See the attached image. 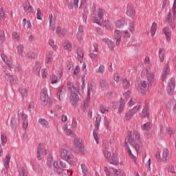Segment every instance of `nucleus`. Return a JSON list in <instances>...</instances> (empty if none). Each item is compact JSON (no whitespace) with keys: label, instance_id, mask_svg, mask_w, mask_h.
<instances>
[{"label":"nucleus","instance_id":"obj_1","mask_svg":"<svg viewBox=\"0 0 176 176\" xmlns=\"http://www.w3.org/2000/svg\"><path fill=\"white\" fill-rule=\"evenodd\" d=\"M131 137H133L134 139L131 138ZM127 141L132 146H135L137 153H141L142 152V140L140 138V135L137 131H134L133 135H131V131L129 132V139L127 140L125 139V146L127 148L128 153L130 155L132 153L129 144H127Z\"/></svg>","mask_w":176,"mask_h":176},{"label":"nucleus","instance_id":"obj_2","mask_svg":"<svg viewBox=\"0 0 176 176\" xmlns=\"http://www.w3.org/2000/svg\"><path fill=\"white\" fill-rule=\"evenodd\" d=\"M60 157L63 160H65L69 164H72L74 162L75 157L72 153L68 151L67 149L62 148L60 150Z\"/></svg>","mask_w":176,"mask_h":176},{"label":"nucleus","instance_id":"obj_3","mask_svg":"<svg viewBox=\"0 0 176 176\" xmlns=\"http://www.w3.org/2000/svg\"><path fill=\"white\" fill-rule=\"evenodd\" d=\"M41 104L43 107H46V105H52L53 104V100L49 98V95H47V89L43 88L41 91Z\"/></svg>","mask_w":176,"mask_h":176},{"label":"nucleus","instance_id":"obj_4","mask_svg":"<svg viewBox=\"0 0 176 176\" xmlns=\"http://www.w3.org/2000/svg\"><path fill=\"white\" fill-rule=\"evenodd\" d=\"M74 144L76 146L75 152L76 153H84L85 146H83V143H82V140L80 138H75Z\"/></svg>","mask_w":176,"mask_h":176},{"label":"nucleus","instance_id":"obj_5","mask_svg":"<svg viewBox=\"0 0 176 176\" xmlns=\"http://www.w3.org/2000/svg\"><path fill=\"white\" fill-rule=\"evenodd\" d=\"M140 108H141V102H139L138 105H137L133 109L129 110L127 113H126L125 120H130L133 116L135 115L136 112H138V111H140Z\"/></svg>","mask_w":176,"mask_h":176},{"label":"nucleus","instance_id":"obj_6","mask_svg":"<svg viewBox=\"0 0 176 176\" xmlns=\"http://www.w3.org/2000/svg\"><path fill=\"white\" fill-rule=\"evenodd\" d=\"M175 87V78H171L168 82L167 87V93L169 96H173L174 93V89Z\"/></svg>","mask_w":176,"mask_h":176},{"label":"nucleus","instance_id":"obj_7","mask_svg":"<svg viewBox=\"0 0 176 176\" xmlns=\"http://www.w3.org/2000/svg\"><path fill=\"white\" fill-rule=\"evenodd\" d=\"M70 102L73 107H76L78 105V102H79V96L76 92H72L70 94Z\"/></svg>","mask_w":176,"mask_h":176},{"label":"nucleus","instance_id":"obj_8","mask_svg":"<svg viewBox=\"0 0 176 176\" xmlns=\"http://www.w3.org/2000/svg\"><path fill=\"white\" fill-rule=\"evenodd\" d=\"M65 87L64 85L59 87L56 92V97L58 98V100H61L64 99V97L65 96Z\"/></svg>","mask_w":176,"mask_h":176},{"label":"nucleus","instance_id":"obj_9","mask_svg":"<svg viewBox=\"0 0 176 176\" xmlns=\"http://www.w3.org/2000/svg\"><path fill=\"white\" fill-rule=\"evenodd\" d=\"M126 14L132 19L133 17H134V16H135V10H134V6H133L132 4H129L127 6Z\"/></svg>","mask_w":176,"mask_h":176},{"label":"nucleus","instance_id":"obj_10","mask_svg":"<svg viewBox=\"0 0 176 176\" xmlns=\"http://www.w3.org/2000/svg\"><path fill=\"white\" fill-rule=\"evenodd\" d=\"M42 155H43V144L39 143L37 146V160H42Z\"/></svg>","mask_w":176,"mask_h":176},{"label":"nucleus","instance_id":"obj_11","mask_svg":"<svg viewBox=\"0 0 176 176\" xmlns=\"http://www.w3.org/2000/svg\"><path fill=\"white\" fill-rule=\"evenodd\" d=\"M114 38L116 39V45L119 46L120 45V41H122V34L120 31L116 30L114 32Z\"/></svg>","mask_w":176,"mask_h":176},{"label":"nucleus","instance_id":"obj_12","mask_svg":"<svg viewBox=\"0 0 176 176\" xmlns=\"http://www.w3.org/2000/svg\"><path fill=\"white\" fill-rule=\"evenodd\" d=\"M23 5V9L25 13H33L34 8H32V6H31V4H30V2L25 1Z\"/></svg>","mask_w":176,"mask_h":176},{"label":"nucleus","instance_id":"obj_13","mask_svg":"<svg viewBox=\"0 0 176 176\" xmlns=\"http://www.w3.org/2000/svg\"><path fill=\"white\" fill-rule=\"evenodd\" d=\"M166 23H168L172 30H174V28H175V22H174V18L171 19V12H169L168 13V15L166 17Z\"/></svg>","mask_w":176,"mask_h":176},{"label":"nucleus","instance_id":"obj_14","mask_svg":"<svg viewBox=\"0 0 176 176\" xmlns=\"http://www.w3.org/2000/svg\"><path fill=\"white\" fill-rule=\"evenodd\" d=\"M67 90L69 93H76V87L74 85V82L67 81Z\"/></svg>","mask_w":176,"mask_h":176},{"label":"nucleus","instance_id":"obj_15","mask_svg":"<svg viewBox=\"0 0 176 176\" xmlns=\"http://www.w3.org/2000/svg\"><path fill=\"white\" fill-rule=\"evenodd\" d=\"M168 74H170V67L168 66V62L167 64L165 65V67L164 68L162 80H166V76L168 75Z\"/></svg>","mask_w":176,"mask_h":176},{"label":"nucleus","instance_id":"obj_16","mask_svg":"<svg viewBox=\"0 0 176 176\" xmlns=\"http://www.w3.org/2000/svg\"><path fill=\"white\" fill-rule=\"evenodd\" d=\"M109 161L110 164H113L114 166L119 164V160H118V157H116L115 154H113L112 156L109 158Z\"/></svg>","mask_w":176,"mask_h":176},{"label":"nucleus","instance_id":"obj_17","mask_svg":"<svg viewBox=\"0 0 176 176\" xmlns=\"http://www.w3.org/2000/svg\"><path fill=\"white\" fill-rule=\"evenodd\" d=\"M125 24H127V23H126V20L124 19V18H122L121 19L116 21V26L117 27V28H123Z\"/></svg>","mask_w":176,"mask_h":176},{"label":"nucleus","instance_id":"obj_18","mask_svg":"<svg viewBox=\"0 0 176 176\" xmlns=\"http://www.w3.org/2000/svg\"><path fill=\"white\" fill-rule=\"evenodd\" d=\"M163 32L166 35L168 42H170V41H171V31H170V28H164L163 29Z\"/></svg>","mask_w":176,"mask_h":176},{"label":"nucleus","instance_id":"obj_19","mask_svg":"<svg viewBox=\"0 0 176 176\" xmlns=\"http://www.w3.org/2000/svg\"><path fill=\"white\" fill-rule=\"evenodd\" d=\"M56 33L59 36H65V34L67 33V30L61 27H57L56 30Z\"/></svg>","mask_w":176,"mask_h":176},{"label":"nucleus","instance_id":"obj_20","mask_svg":"<svg viewBox=\"0 0 176 176\" xmlns=\"http://www.w3.org/2000/svg\"><path fill=\"white\" fill-rule=\"evenodd\" d=\"M161 160H162L164 163H167V160H168V148L164 149Z\"/></svg>","mask_w":176,"mask_h":176},{"label":"nucleus","instance_id":"obj_21","mask_svg":"<svg viewBox=\"0 0 176 176\" xmlns=\"http://www.w3.org/2000/svg\"><path fill=\"white\" fill-rule=\"evenodd\" d=\"M53 166H54V173H56V174H61L63 173V168L58 166V164L57 162H54L53 163Z\"/></svg>","mask_w":176,"mask_h":176},{"label":"nucleus","instance_id":"obj_22","mask_svg":"<svg viewBox=\"0 0 176 176\" xmlns=\"http://www.w3.org/2000/svg\"><path fill=\"white\" fill-rule=\"evenodd\" d=\"M50 19V29L51 31L54 32V30H56V25H54V24H56V22L54 21L53 23V14H50L49 16Z\"/></svg>","mask_w":176,"mask_h":176},{"label":"nucleus","instance_id":"obj_23","mask_svg":"<svg viewBox=\"0 0 176 176\" xmlns=\"http://www.w3.org/2000/svg\"><path fill=\"white\" fill-rule=\"evenodd\" d=\"M1 58L6 64L9 67V68H13V65H12V62L8 59V56H5V54H1Z\"/></svg>","mask_w":176,"mask_h":176},{"label":"nucleus","instance_id":"obj_24","mask_svg":"<svg viewBox=\"0 0 176 176\" xmlns=\"http://www.w3.org/2000/svg\"><path fill=\"white\" fill-rule=\"evenodd\" d=\"M147 79L148 82V86L149 87V86H152V84L155 81V74H153V73L149 74L147 76Z\"/></svg>","mask_w":176,"mask_h":176},{"label":"nucleus","instance_id":"obj_25","mask_svg":"<svg viewBox=\"0 0 176 176\" xmlns=\"http://www.w3.org/2000/svg\"><path fill=\"white\" fill-rule=\"evenodd\" d=\"M77 56L80 63H82V61H83V57L85 56V54H83V51H82L80 48H78L77 50Z\"/></svg>","mask_w":176,"mask_h":176},{"label":"nucleus","instance_id":"obj_26","mask_svg":"<svg viewBox=\"0 0 176 176\" xmlns=\"http://www.w3.org/2000/svg\"><path fill=\"white\" fill-rule=\"evenodd\" d=\"M3 76L5 79L8 80V82H12V83H14V80L16 79V76L8 75L7 73H5L3 74Z\"/></svg>","mask_w":176,"mask_h":176},{"label":"nucleus","instance_id":"obj_27","mask_svg":"<svg viewBox=\"0 0 176 176\" xmlns=\"http://www.w3.org/2000/svg\"><path fill=\"white\" fill-rule=\"evenodd\" d=\"M9 163H10V155L7 154L4 159V166L7 170L9 168Z\"/></svg>","mask_w":176,"mask_h":176},{"label":"nucleus","instance_id":"obj_28","mask_svg":"<svg viewBox=\"0 0 176 176\" xmlns=\"http://www.w3.org/2000/svg\"><path fill=\"white\" fill-rule=\"evenodd\" d=\"M33 168L36 171V173H38V174H42V172L43 171V168H42V166L39 164L33 165Z\"/></svg>","mask_w":176,"mask_h":176},{"label":"nucleus","instance_id":"obj_29","mask_svg":"<svg viewBox=\"0 0 176 176\" xmlns=\"http://www.w3.org/2000/svg\"><path fill=\"white\" fill-rule=\"evenodd\" d=\"M19 173L20 176H27L28 175V172H27V169L24 167L18 169Z\"/></svg>","mask_w":176,"mask_h":176},{"label":"nucleus","instance_id":"obj_30","mask_svg":"<svg viewBox=\"0 0 176 176\" xmlns=\"http://www.w3.org/2000/svg\"><path fill=\"white\" fill-rule=\"evenodd\" d=\"M157 30V25L154 22L153 23L151 28V34L153 36H155V34H156Z\"/></svg>","mask_w":176,"mask_h":176},{"label":"nucleus","instance_id":"obj_31","mask_svg":"<svg viewBox=\"0 0 176 176\" xmlns=\"http://www.w3.org/2000/svg\"><path fill=\"white\" fill-rule=\"evenodd\" d=\"M102 23L107 30H111L112 28V24L109 23V20L108 19L104 20Z\"/></svg>","mask_w":176,"mask_h":176},{"label":"nucleus","instance_id":"obj_32","mask_svg":"<svg viewBox=\"0 0 176 176\" xmlns=\"http://www.w3.org/2000/svg\"><path fill=\"white\" fill-rule=\"evenodd\" d=\"M120 102V104L118 109V112L119 113H122V112H123V109L124 108V99H123V98H121Z\"/></svg>","mask_w":176,"mask_h":176},{"label":"nucleus","instance_id":"obj_33","mask_svg":"<svg viewBox=\"0 0 176 176\" xmlns=\"http://www.w3.org/2000/svg\"><path fill=\"white\" fill-rule=\"evenodd\" d=\"M152 129V124L151 123L147 122L142 126V129L144 130L145 131H149Z\"/></svg>","mask_w":176,"mask_h":176},{"label":"nucleus","instance_id":"obj_34","mask_svg":"<svg viewBox=\"0 0 176 176\" xmlns=\"http://www.w3.org/2000/svg\"><path fill=\"white\" fill-rule=\"evenodd\" d=\"M39 67H41V63L36 62L35 66L33 67V72H36V74H39V72H41V69H39Z\"/></svg>","mask_w":176,"mask_h":176},{"label":"nucleus","instance_id":"obj_35","mask_svg":"<svg viewBox=\"0 0 176 176\" xmlns=\"http://www.w3.org/2000/svg\"><path fill=\"white\" fill-rule=\"evenodd\" d=\"M163 51H164V49L163 48L159 50V57L161 63L164 61V52Z\"/></svg>","mask_w":176,"mask_h":176},{"label":"nucleus","instance_id":"obj_36","mask_svg":"<svg viewBox=\"0 0 176 176\" xmlns=\"http://www.w3.org/2000/svg\"><path fill=\"white\" fill-rule=\"evenodd\" d=\"M81 168H82V173H83L82 176H87V174H89V171L87 170V166H86L85 164H82Z\"/></svg>","mask_w":176,"mask_h":176},{"label":"nucleus","instance_id":"obj_37","mask_svg":"<svg viewBox=\"0 0 176 176\" xmlns=\"http://www.w3.org/2000/svg\"><path fill=\"white\" fill-rule=\"evenodd\" d=\"M5 39V32L3 30H0V45H2V43H3Z\"/></svg>","mask_w":176,"mask_h":176},{"label":"nucleus","instance_id":"obj_38","mask_svg":"<svg viewBox=\"0 0 176 176\" xmlns=\"http://www.w3.org/2000/svg\"><path fill=\"white\" fill-rule=\"evenodd\" d=\"M19 91L21 94V97L24 98L27 96V90L25 88L21 87L19 89Z\"/></svg>","mask_w":176,"mask_h":176},{"label":"nucleus","instance_id":"obj_39","mask_svg":"<svg viewBox=\"0 0 176 176\" xmlns=\"http://www.w3.org/2000/svg\"><path fill=\"white\" fill-rule=\"evenodd\" d=\"M124 89H129L130 87V81L127 80V78L124 79L123 82Z\"/></svg>","mask_w":176,"mask_h":176},{"label":"nucleus","instance_id":"obj_40","mask_svg":"<svg viewBox=\"0 0 176 176\" xmlns=\"http://www.w3.org/2000/svg\"><path fill=\"white\" fill-rule=\"evenodd\" d=\"M54 163H56V162H54V160H53V157H48L47 161V166H48V167H52Z\"/></svg>","mask_w":176,"mask_h":176},{"label":"nucleus","instance_id":"obj_41","mask_svg":"<svg viewBox=\"0 0 176 176\" xmlns=\"http://www.w3.org/2000/svg\"><path fill=\"white\" fill-rule=\"evenodd\" d=\"M65 131L66 135H69L72 138L75 137V133H74L72 131H71V129H68V128H65Z\"/></svg>","mask_w":176,"mask_h":176},{"label":"nucleus","instance_id":"obj_42","mask_svg":"<svg viewBox=\"0 0 176 176\" xmlns=\"http://www.w3.org/2000/svg\"><path fill=\"white\" fill-rule=\"evenodd\" d=\"M17 124L16 123V119L14 118H11V121H10V127L11 129H15V127H16Z\"/></svg>","mask_w":176,"mask_h":176},{"label":"nucleus","instance_id":"obj_43","mask_svg":"<svg viewBox=\"0 0 176 176\" xmlns=\"http://www.w3.org/2000/svg\"><path fill=\"white\" fill-rule=\"evenodd\" d=\"M100 111L102 113H105L109 111V106L102 105L100 107Z\"/></svg>","mask_w":176,"mask_h":176},{"label":"nucleus","instance_id":"obj_44","mask_svg":"<svg viewBox=\"0 0 176 176\" xmlns=\"http://www.w3.org/2000/svg\"><path fill=\"white\" fill-rule=\"evenodd\" d=\"M100 83L102 89H108V84L104 80H100Z\"/></svg>","mask_w":176,"mask_h":176},{"label":"nucleus","instance_id":"obj_45","mask_svg":"<svg viewBox=\"0 0 176 176\" xmlns=\"http://www.w3.org/2000/svg\"><path fill=\"white\" fill-rule=\"evenodd\" d=\"M38 123H40V124H41V126H43V127H46L47 126V121H46V120L45 119H39Z\"/></svg>","mask_w":176,"mask_h":176},{"label":"nucleus","instance_id":"obj_46","mask_svg":"<svg viewBox=\"0 0 176 176\" xmlns=\"http://www.w3.org/2000/svg\"><path fill=\"white\" fill-rule=\"evenodd\" d=\"M1 145H5L6 142H8V138L5 135H1Z\"/></svg>","mask_w":176,"mask_h":176},{"label":"nucleus","instance_id":"obj_47","mask_svg":"<svg viewBox=\"0 0 176 176\" xmlns=\"http://www.w3.org/2000/svg\"><path fill=\"white\" fill-rule=\"evenodd\" d=\"M17 52L19 54H21V56L23 54V52H24V46L23 45H19L17 47Z\"/></svg>","mask_w":176,"mask_h":176},{"label":"nucleus","instance_id":"obj_48","mask_svg":"<svg viewBox=\"0 0 176 176\" xmlns=\"http://www.w3.org/2000/svg\"><path fill=\"white\" fill-rule=\"evenodd\" d=\"M97 131H94L93 135L96 144H98L100 141L98 140V133H97Z\"/></svg>","mask_w":176,"mask_h":176},{"label":"nucleus","instance_id":"obj_49","mask_svg":"<svg viewBox=\"0 0 176 176\" xmlns=\"http://www.w3.org/2000/svg\"><path fill=\"white\" fill-rule=\"evenodd\" d=\"M26 57L29 59L35 58V53L33 52H30L27 54Z\"/></svg>","mask_w":176,"mask_h":176},{"label":"nucleus","instance_id":"obj_50","mask_svg":"<svg viewBox=\"0 0 176 176\" xmlns=\"http://www.w3.org/2000/svg\"><path fill=\"white\" fill-rule=\"evenodd\" d=\"M140 87H143V89H148L149 86H148V82L146 80L141 81Z\"/></svg>","mask_w":176,"mask_h":176},{"label":"nucleus","instance_id":"obj_51","mask_svg":"<svg viewBox=\"0 0 176 176\" xmlns=\"http://www.w3.org/2000/svg\"><path fill=\"white\" fill-rule=\"evenodd\" d=\"M49 45L51 46V47H52V49H54V50H56V47H57V46L54 45V41H53V39L50 38L49 40Z\"/></svg>","mask_w":176,"mask_h":176},{"label":"nucleus","instance_id":"obj_52","mask_svg":"<svg viewBox=\"0 0 176 176\" xmlns=\"http://www.w3.org/2000/svg\"><path fill=\"white\" fill-rule=\"evenodd\" d=\"M64 48L66 50H69V52H71V50H72V45H71V43H66V44L64 45Z\"/></svg>","mask_w":176,"mask_h":176},{"label":"nucleus","instance_id":"obj_53","mask_svg":"<svg viewBox=\"0 0 176 176\" xmlns=\"http://www.w3.org/2000/svg\"><path fill=\"white\" fill-rule=\"evenodd\" d=\"M107 45L110 50H113V49H115V43L114 42H112L111 41H108Z\"/></svg>","mask_w":176,"mask_h":176},{"label":"nucleus","instance_id":"obj_54","mask_svg":"<svg viewBox=\"0 0 176 176\" xmlns=\"http://www.w3.org/2000/svg\"><path fill=\"white\" fill-rule=\"evenodd\" d=\"M89 107V102L87 100H85L82 104V111H86Z\"/></svg>","mask_w":176,"mask_h":176},{"label":"nucleus","instance_id":"obj_55","mask_svg":"<svg viewBox=\"0 0 176 176\" xmlns=\"http://www.w3.org/2000/svg\"><path fill=\"white\" fill-rule=\"evenodd\" d=\"M103 152L105 157H107V159H109L111 157V153H109V151H108V150L107 149H103Z\"/></svg>","mask_w":176,"mask_h":176},{"label":"nucleus","instance_id":"obj_56","mask_svg":"<svg viewBox=\"0 0 176 176\" xmlns=\"http://www.w3.org/2000/svg\"><path fill=\"white\" fill-rule=\"evenodd\" d=\"M131 94V91H127L124 94V97L126 98V100H130V95Z\"/></svg>","mask_w":176,"mask_h":176},{"label":"nucleus","instance_id":"obj_57","mask_svg":"<svg viewBox=\"0 0 176 176\" xmlns=\"http://www.w3.org/2000/svg\"><path fill=\"white\" fill-rule=\"evenodd\" d=\"M37 19L38 20H42V12H41V9L38 8L37 10Z\"/></svg>","mask_w":176,"mask_h":176},{"label":"nucleus","instance_id":"obj_58","mask_svg":"<svg viewBox=\"0 0 176 176\" xmlns=\"http://www.w3.org/2000/svg\"><path fill=\"white\" fill-rule=\"evenodd\" d=\"M41 75H42L43 78H46L47 76V69H43L41 70Z\"/></svg>","mask_w":176,"mask_h":176},{"label":"nucleus","instance_id":"obj_59","mask_svg":"<svg viewBox=\"0 0 176 176\" xmlns=\"http://www.w3.org/2000/svg\"><path fill=\"white\" fill-rule=\"evenodd\" d=\"M169 173H171V174H175V168H174V166L170 165L168 167Z\"/></svg>","mask_w":176,"mask_h":176},{"label":"nucleus","instance_id":"obj_60","mask_svg":"<svg viewBox=\"0 0 176 176\" xmlns=\"http://www.w3.org/2000/svg\"><path fill=\"white\" fill-rule=\"evenodd\" d=\"M98 16L100 20H102V17L104 16V14L102 13V8H99Z\"/></svg>","mask_w":176,"mask_h":176},{"label":"nucleus","instance_id":"obj_61","mask_svg":"<svg viewBox=\"0 0 176 176\" xmlns=\"http://www.w3.org/2000/svg\"><path fill=\"white\" fill-rule=\"evenodd\" d=\"M135 102H137V99L131 98L128 104L129 107H131V105H134Z\"/></svg>","mask_w":176,"mask_h":176},{"label":"nucleus","instance_id":"obj_62","mask_svg":"<svg viewBox=\"0 0 176 176\" xmlns=\"http://www.w3.org/2000/svg\"><path fill=\"white\" fill-rule=\"evenodd\" d=\"M19 33H17L16 32H12V38L13 39L17 40V39H19Z\"/></svg>","mask_w":176,"mask_h":176},{"label":"nucleus","instance_id":"obj_63","mask_svg":"<svg viewBox=\"0 0 176 176\" xmlns=\"http://www.w3.org/2000/svg\"><path fill=\"white\" fill-rule=\"evenodd\" d=\"M51 82L52 83H57L58 80H57V76L55 75H52V77L51 78Z\"/></svg>","mask_w":176,"mask_h":176},{"label":"nucleus","instance_id":"obj_64","mask_svg":"<svg viewBox=\"0 0 176 176\" xmlns=\"http://www.w3.org/2000/svg\"><path fill=\"white\" fill-rule=\"evenodd\" d=\"M138 91L141 94H146V92L144 91V89H142V87H138Z\"/></svg>","mask_w":176,"mask_h":176}]
</instances>
